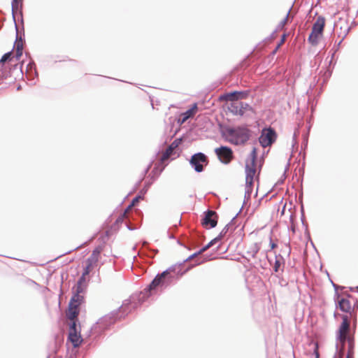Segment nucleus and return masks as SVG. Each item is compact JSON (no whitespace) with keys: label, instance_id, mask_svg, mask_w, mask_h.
I'll list each match as a JSON object with an SVG mask.
<instances>
[{"label":"nucleus","instance_id":"1","mask_svg":"<svg viewBox=\"0 0 358 358\" xmlns=\"http://www.w3.org/2000/svg\"><path fill=\"white\" fill-rule=\"evenodd\" d=\"M145 299L140 296V292L132 294L129 299L123 301L122 305L117 309L101 317L91 328V332L100 336L104 331L110 328L117 320L125 317L133 310L137 308L144 301Z\"/></svg>","mask_w":358,"mask_h":358},{"label":"nucleus","instance_id":"2","mask_svg":"<svg viewBox=\"0 0 358 358\" xmlns=\"http://www.w3.org/2000/svg\"><path fill=\"white\" fill-rule=\"evenodd\" d=\"M183 265L182 262L176 263L162 273H158L152 282L140 292V296L146 300L158 290L162 292L171 286L192 267L189 266L182 270Z\"/></svg>","mask_w":358,"mask_h":358},{"label":"nucleus","instance_id":"3","mask_svg":"<svg viewBox=\"0 0 358 358\" xmlns=\"http://www.w3.org/2000/svg\"><path fill=\"white\" fill-rule=\"evenodd\" d=\"M355 329H353L355 333ZM350 322L347 315H342V322L336 334V338L340 341L342 347L343 348L345 343H348V354H355V337L354 334H350Z\"/></svg>","mask_w":358,"mask_h":358},{"label":"nucleus","instance_id":"4","mask_svg":"<svg viewBox=\"0 0 358 358\" xmlns=\"http://www.w3.org/2000/svg\"><path fill=\"white\" fill-rule=\"evenodd\" d=\"M159 160L157 162L154 163V161H152L148 166L143 171V176L141 179L138 180V182L136 183V187H138L140 184L141 183L144 176L148 173L149 170L151 169L152 165H154V167L152 168V170L150 174V176L151 177V179L152 180L150 182H146L144 187L140 191V194H143V196L146 194L148 192L150 186L154 180H155L161 174V173L163 171L166 166L169 162V159L173 160L175 158H159Z\"/></svg>","mask_w":358,"mask_h":358},{"label":"nucleus","instance_id":"5","mask_svg":"<svg viewBox=\"0 0 358 358\" xmlns=\"http://www.w3.org/2000/svg\"><path fill=\"white\" fill-rule=\"evenodd\" d=\"M87 287L86 275L83 274L79 278L76 286L74 288L75 292L69 301L70 315L73 317L80 313V306L84 303L85 299L80 294L83 293Z\"/></svg>","mask_w":358,"mask_h":358},{"label":"nucleus","instance_id":"6","mask_svg":"<svg viewBox=\"0 0 358 358\" xmlns=\"http://www.w3.org/2000/svg\"><path fill=\"white\" fill-rule=\"evenodd\" d=\"M265 158H246L245 162V181L254 182L259 178Z\"/></svg>","mask_w":358,"mask_h":358},{"label":"nucleus","instance_id":"7","mask_svg":"<svg viewBox=\"0 0 358 358\" xmlns=\"http://www.w3.org/2000/svg\"><path fill=\"white\" fill-rule=\"evenodd\" d=\"M227 134L229 141L237 145L244 143L250 136L249 130L245 127L229 129Z\"/></svg>","mask_w":358,"mask_h":358},{"label":"nucleus","instance_id":"8","mask_svg":"<svg viewBox=\"0 0 358 358\" xmlns=\"http://www.w3.org/2000/svg\"><path fill=\"white\" fill-rule=\"evenodd\" d=\"M336 308H339L343 313H348L350 318L353 320V329H356L357 325V312L355 308L352 309L350 301L345 298L340 296L339 299H334Z\"/></svg>","mask_w":358,"mask_h":358},{"label":"nucleus","instance_id":"9","mask_svg":"<svg viewBox=\"0 0 358 358\" xmlns=\"http://www.w3.org/2000/svg\"><path fill=\"white\" fill-rule=\"evenodd\" d=\"M277 134L271 127L264 129L259 138V141L263 148L271 146L276 140Z\"/></svg>","mask_w":358,"mask_h":358},{"label":"nucleus","instance_id":"10","mask_svg":"<svg viewBox=\"0 0 358 358\" xmlns=\"http://www.w3.org/2000/svg\"><path fill=\"white\" fill-rule=\"evenodd\" d=\"M217 222L218 215L215 211L207 210L203 213L201 224L204 228L207 229H213L217 226Z\"/></svg>","mask_w":358,"mask_h":358},{"label":"nucleus","instance_id":"11","mask_svg":"<svg viewBox=\"0 0 358 358\" xmlns=\"http://www.w3.org/2000/svg\"><path fill=\"white\" fill-rule=\"evenodd\" d=\"M191 167L198 173L202 172L208 164V158H189Z\"/></svg>","mask_w":358,"mask_h":358},{"label":"nucleus","instance_id":"12","mask_svg":"<svg viewBox=\"0 0 358 358\" xmlns=\"http://www.w3.org/2000/svg\"><path fill=\"white\" fill-rule=\"evenodd\" d=\"M79 313L73 317L70 315V303H69L68 310L66 312V317L70 320L69 333L80 332V326L78 322V316Z\"/></svg>","mask_w":358,"mask_h":358},{"label":"nucleus","instance_id":"13","mask_svg":"<svg viewBox=\"0 0 358 358\" xmlns=\"http://www.w3.org/2000/svg\"><path fill=\"white\" fill-rule=\"evenodd\" d=\"M229 108L232 113L242 116L250 109V106L248 104L242 102H234L230 105Z\"/></svg>","mask_w":358,"mask_h":358},{"label":"nucleus","instance_id":"14","mask_svg":"<svg viewBox=\"0 0 358 358\" xmlns=\"http://www.w3.org/2000/svg\"><path fill=\"white\" fill-rule=\"evenodd\" d=\"M197 110H198L197 105H196V103H194L190 109H189L188 110H187L185 113H182L180 115V118L178 120V122L180 124H183L189 118L194 117V115L196 113Z\"/></svg>","mask_w":358,"mask_h":358},{"label":"nucleus","instance_id":"15","mask_svg":"<svg viewBox=\"0 0 358 358\" xmlns=\"http://www.w3.org/2000/svg\"><path fill=\"white\" fill-rule=\"evenodd\" d=\"M182 143V138H177L172 142L168 147L163 157H170L172 155L177 154L176 150Z\"/></svg>","mask_w":358,"mask_h":358},{"label":"nucleus","instance_id":"16","mask_svg":"<svg viewBox=\"0 0 358 358\" xmlns=\"http://www.w3.org/2000/svg\"><path fill=\"white\" fill-rule=\"evenodd\" d=\"M68 340L71 341L74 348H78L83 341L80 332L69 333Z\"/></svg>","mask_w":358,"mask_h":358},{"label":"nucleus","instance_id":"17","mask_svg":"<svg viewBox=\"0 0 358 358\" xmlns=\"http://www.w3.org/2000/svg\"><path fill=\"white\" fill-rule=\"evenodd\" d=\"M326 20L323 16H319L313 25L312 29L315 32L323 34Z\"/></svg>","mask_w":358,"mask_h":358},{"label":"nucleus","instance_id":"18","mask_svg":"<svg viewBox=\"0 0 358 358\" xmlns=\"http://www.w3.org/2000/svg\"><path fill=\"white\" fill-rule=\"evenodd\" d=\"M23 7V0H13L12 1V13L15 17L17 13L22 14V9Z\"/></svg>","mask_w":358,"mask_h":358},{"label":"nucleus","instance_id":"19","mask_svg":"<svg viewBox=\"0 0 358 358\" xmlns=\"http://www.w3.org/2000/svg\"><path fill=\"white\" fill-rule=\"evenodd\" d=\"M253 186L254 182H251L250 183H248L245 181V195H244V201H243V205L247 204V203L250 200L251 195L253 190Z\"/></svg>","mask_w":358,"mask_h":358},{"label":"nucleus","instance_id":"20","mask_svg":"<svg viewBox=\"0 0 358 358\" xmlns=\"http://www.w3.org/2000/svg\"><path fill=\"white\" fill-rule=\"evenodd\" d=\"M215 152L217 157H232V150L228 147L222 146L216 148Z\"/></svg>","mask_w":358,"mask_h":358},{"label":"nucleus","instance_id":"21","mask_svg":"<svg viewBox=\"0 0 358 358\" xmlns=\"http://www.w3.org/2000/svg\"><path fill=\"white\" fill-rule=\"evenodd\" d=\"M185 240L178 239L177 243L184 248L191 250V247L196 244L195 241L189 237H185Z\"/></svg>","mask_w":358,"mask_h":358},{"label":"nucleus","instance_id":"22","mask_svg":"<svg viewBox=\"0 0 358 358\" xmlns=\"http://www.w3.org/2000/svg\"><path fill=\"white\" fill-rule=\"evenodd\" d=\"M322 33L315 32V30L312 29L308 40L309 43H310L313 45H317L319 39L322 37Z\"/></svg>","mask_w":358,"mask_h":358},{"label":"nucleus","instance_id":"23","mask_svg":"<svg viewBox=\"0 0 358 358\" xmlns=\"http://www.w3.org/2000/svg\"><path fill=\"white\" fill-rule=\"evenodd\" d=\"M15 60L17 61L20 59V58L21 57V56L22 55V52H23V42L22 41L20 40V41H17L15 43Z\"/></svg>","mask_w":358,"mask_h":358},{"label":"nucleus","instance_id":"24","mask_svg":"<svg viewBox=\"0 0 358 358\" xmlns=\"http://www.w3.org/2000/svg\"><path fill=\"white\" fill-rule=\"evenodd\" d=\"M260 250V245L257 243H252L247 250L246 253L249 257L255 258Z\"/></svg>","mask_w":358,"mask_h":358},{"label":"nucleus","instance_id":"25","mask_svg":"<svg viewBox=\"0 0 358 358\" xmlns=\"http://www.w3.org/2000/svg\"><path fill=\"white\" fill-rule=\"evenodd\" d=\"M275 263L273 267V271L278 273L282 264H285L284 258L281 255H275Z\"/></svg>","mask_w":358,"mask_h":358},{"label":"nucleus","instance_id":"26","mask_svg":"<svg viewBox=\"0 0 358 358\" xmlns=\"http://www.w3.org/2000/svg\"><path fill=\"white\" fill-rule=\"evenodd\" d=\"M14 59H15L14 53L13 52H8L2 56L0 59V64L3 66L6 62H12Z\"/></svg>","mask_w":358,"mask_h":358},{"label":"nucleus","instance_id":"27","mask_svg":"<svg viewBox=\"0 0 358 358\" xmlns=\"http://www.w3.org/2000/svg\"><path fill=\"white\" fill-rule=\"evenodd\" d=\"M236 217H234L229 223H228L225 227L222 229V230L220 231V233L218 234V236L216 238V239L220 241H221L228 233L229 231V227L233 223L234 220H235Z\"/></svg>","mask_w":358,"mask_h":358},{"label":"nucleus","instance_id":"28","mask_svg":"<svg viewBox=\"0 0 358 358\" xmlns=\"http://www.w3.org/2000/svg\"><path fill=\"white\" fill-rule=\"evenodd\" d=\"M101 253V250L99 248H96L92 251V255L90 257L87 258V261L95 264L98 262L99 254Z\"/></svg>","mask_w":358,"mask_h":358},{"label":"nucleus","instance_id":"29","mask_svg":"<svg viewBox=\"0 0 358 358\" xmlns=\"http://www.w3.org/2000/svg\"><path fill=\"white\" fill-rule=\"evenodd\" d=\"M226 99L229 101H237L242 97V93L238 92H234L226 95Z\"/></svg>","mask_w":358,"mask_h":358},{"label":"nucleus","instance_id":"30","mask_svg":"<svg viewBox=\"0 0 358 358\" xmlns=\"http://www.w3.org/2000/svg\"><path fill=\"white\" fill-rule=\"evenodd\" d=\"M143 199L144 196L143 194H140L137 195L132 199L131 203L127 206V209L129 210L133 206H136L139 202L140 200H143Z\"/></svg>","mask_w":358,"mask_h":358},{"label":"nucleus","instance_id":"31","mask_svg":"<svg viewBox=\"0 0 358 358\" xmlns=\"http://www.w3.org/2000/svg\"><path fill=\"white\" fill-rule=\"evenodd\" d=\"M292 158H289V160L286 164V166L285 168V171H284V173H283V175L278 180L277 184H282L284 182V180H285L286 178V172L289 170V166H290V164H291V160H292Z\"/></svg>","mask_w":358,"mask_h":358},{"label":"nucleus","instance_id":"32","mask_svg":"<svg viewBox=\"0 0 358 358\" xmlns=\"http://www.w3.org/2000/svg\"><path fill=\"white\" fill-rule=\"evenodd\" d=\"M129 210H127V208L125 209V210L118 216V217L115 220V223L116 224H120V223H122L124 220V219H127L128 218V216H129V213H128Z\"/></svg>","mask_w":358,"mask_h":358},{"label":"nucleus","instance_id":"33","mask_svg":"<svg viewBox=\"0 0 358 358\" xmlns=\"http://www.w3.org/2000/svg\"><path fill=\"white\" fill-rule=\"evenodd\" d=\"M217 242L218 241L216 239V238H214L208 244L202 247L199 250L201 252V253H203L213 246L215 244H216Z\"/></svg>","mask_w":358,"mask_h":358},{"label":"nucleus","instance_id":"34","mask_svg":"<svg viewBox=\"0 0 358 358\" xmlns=\"http://www.w3.org/2000/svg\"><path fill=\"white\" fill-rule=\"evenodd\" d=\"M178 229V226L177 224H174L173 227H170L168 231H167V234H168V236L170 239H175L176 237L173 234L174 232H176V231Z\"/></svg>","mask_w":358,"mask_h":358},{"label":"nucleus","instance_id":"35","mask_svg":"<svg viewBox=\"0 0 358 358\" xmlns=\"http://www.w3.org/2000/svg\"><path fill=\"white\" fill-rule=\"evenodd\" d=\"M92 265H93V263L87 262L86 260V266L84 268L82 274L83 275H86V276L90 274V271H91V268H92Z\"/></svg>","mask_w":358,"mask_h":358},{"label":"nucleus","instance_id":"36","mask_svg":"<svg viewBox=\"0 0 358 358\" xmlns=\"http://www.w3.org/2000/svg\"><path fill=\"white\" fill-rule=\"evenodd\" d=\"M286 37H287V35L285 34H284L282 36L280 42L278 43L275 49L273 50V54H275L278 50V49L285 43V41L286 40Z\"/></svg>","mask_w":358,"mask_h":358},{"label":"nucleus","instance_id":"37","mask_svg":"<svg viewBox=\"0 0 358 358\" xmlns=\"http://www.w3.org/2000/svg\"><path fill=\"white\" fill-rule=\"evenodd\" d=\"M332 284H333L334 288L335 289L334 299H339L340 296H341V294L338 293V290L339 289H343L344 287H341V286H339V285H338L336 284H334V282H332Z\"/></svg>","mask_w":358,"mask_h":358},{"label":"nucleus","instance_id":"38","mask_svg":"<svg viewBox=\"0 0 358 358\" xmlns=\"http://www.w3.org/2000/svg\"><path fill=\"white\" fill-rule=\"evenodd\" d=\"M301 220L302 224L303 226H305L306 228H307L308 225L305 222L304 209H303V204H301Z\"/></svg>","mask_w":358,"mask_h":358},{"label":"nucleus","instance_id":"39","mask_svg":"<svg viewBox=\"0 0 358 358\" xmlns=\"http://www.w3.org/2000/svg\"><path fill=\"white\" fill-rule=\"evenodd\" d=\"M200 254H202V253H201V252L200 250H199V251H197V252H196L193 253L192 255H189L187 259H185L182 262V263L184 264L185 262H188V261H189V260L192 259L193 258H194V257H197V256H198L199 255H200Z\"/></svg>","mask_w":358,"mask_h":358},{"label":"nucleus","instance_id":"40","mask_svg":"<svg viewBox=\"0 0 358 358\" xmlns=\"http://www.w3.org/2000/svg\"><path fill=\"white\" fill-rule=\"evenodd\" d=\"M232 159L233 158H218L220 162H222V164H229Z\"/></svg>","mask_w":358,"mask_h":358},{"label":"nucleus","instance_id":"41","mask_svg":"<svg viewBox=\"0 0 358 358\" xmlns=\"http://www.w3.org/2000/svg\"><path fill=\"white\" fill-rule=\"evenodd\" d=\"M304 165H305V158H302V166L299 168V173L303 174L304 173Z\"/></svg>","mask_w":358,"mask_h":358},{"label":"nucleus","instance_id":"42","mask_svg":"<svg viewBox=\"0 0 358 358\" xmlns=\"http://www.w3.org/2000/svg\"><path fill=\"white\" fill-rule=\"evenodd\" d=\"M269 241H269V245H270V248H271V250H273L275 248H277V244L273 242L271 236L269 238Z\"/></svg>","mask_w":358,"mask_h":358},{"label":"nucleus","instance_id":"43","mask_svg":"<svg viewBox=\"0 0 358 358\" xmlns=\"http://www.w3.org/2000/svg\"><path fill=\"white\" fill-rule=\"evenodd\" d=\"M282 251L284 252V253H286L287 255V256H289L291 253V248L289 246V244H287L285 245V250Z\"/></svg>","mask_w":358,"mask_h":358},{"label":"nucleus","instance_id":"44","mask_svg":"<svg viewBox=\"0 0 358 358\" xmlns=\"http://www.w3.org/2000/svg\"><path fill=\"white\" fill-rule=\"evenodd\" d=\"M289 12H288L285 16V17L280 22V27L282 28L286 24H287V20H288V16H289Z\"/></svg>","mask_w":358,"mask_h":358},{"label":"nucleus","instance_id":"45","mask_svg":"<svg viewBox=\"0 0 358 358\" xmlns=\"http://www.w3.org/2000/svg\"><path fill=\"white\" fill-rule=\"evenodd\" d=\"M192 157H206L204 154L203 153H196V154H194L193 155Z\"/></svg>","mask_w":358,"mask_h":358},{"label":"nucleus","instance_id":"46","mask_svg":"<svg viewBox=\"0 0 358 358\" xmlns=\"http://www.w3.org/2000/svg\"><path fill=\"white\" fill-rule=\"evenodd\" d=\"M350 290L351 292H358V286H357V287H350Z\"/></svg>","mask_w":358,"mask_h":358},{"label":"nucleus","instance_id":"47","mask_svg":"<svg viewBox=\"0 0 358 358\" xmlns=\"http://www.w3.org/2000/svg\"><path fill=\"white\" fill-rule=\"evenodd\" d=\"M127 227L130 231L134 230L136 229V227H133L131 224H127Z\"/></svg>","mask_w":358,"mask_h":358},{"label":"nucleus","instance_id":"48","mask_svg":"<svg viewBox=\"0 0 358 358\" xmlns=\"http://www.w3.org/2000/svg\"><path fill=\"white\" fill-rule=\"evenodd\" d=\"M257 155V152H256V149L255 148H253L252 151V157H256V155Z\"/></svg>","mask_w":358,"mask_h":358},{"label":"nucleus","instance_id":"49","mask_svg":"<svg viewBox=\"0 0 358 358\" xmlns=\"http://www.w3.org/2000/svg\"><path fill=\"white\" fill-rule=\"evenodd\" d=\"M135 211H136V214H138L139 215H142V212L140 210L136 209Z\"/></svg>","mask_w":358,"mask_h":358},{"label":"nucleus","instance_id":"50","mask_svg":"<svg viewBox=\"0 0 358 358\" xmlns=\"http://www.w3.org/2000/svg\"><path fill=\"white\" fill-rule=\"evenodd\" d=\"M346 358H354V355L347 353Z\"/></svg>","mask_w":358,"mask_h":358},{"label":"nucleus","instance_id":"51","mask_svg":"<svg viewBox=\"0 0 358 358\" xmlns=\"http://www.w3.org/2000/svg\"><path fill=\"white\" fill-rule=\"evenodd\" d=\"M287 285V283L285 281H281L280 282V285L281 286H285Z\"/></svg>","mask_w":358,"mask_h":358},{"label":"nucleus","instance_id":"52","mask_svg":"<svg viewBox=\"0 0 358 358\" xmlns=\"http://www.w3.org/2000/svg\"><path fill=\"white\" fill-rule=\"evenodd\" d=\"M344 294L347 296V297H351V295L348 293H344Z\"/></svg>","mask_w":358,"mask_h":358},{"label":"nucleus","instance_id":"53","mask_svg":"<svg viewBox=\"0 0 358 358\" xmlns=\"http://www.w3.org/2000/svg\"><path fill=\"white\" fill-rule=\"evenodd\" d=\"M358 307V302H356V303L354 305V307L353 308H357Z\"/></svg>","mask_w":358,"mask_h":358},{"label":"nucleus","instance_id":"54","mask_svg":"<svg viewBox=\"0 0 358 358\" xmlns=\"http://www.w3.org/2000/svg\"><path fill=\"white\" fill-rule=\"evenodd\" d=\"M300 164H301V159H299L297 166H299L300 165Z\"/></svg>","mask_w":358,"mask_h":358},{"label":"nucleus","instance_id":"55","mask_svg":"<svg viewBox=\"0 0 358 358\" xmlns=\"http://www.w3.org/2000/svg\"><path fill=\"white\" fill-rule=\"evenodd\" d=\"M79 248H80V246H77L76 248H75L74 249H73L72 250H76L77 249H78Z\"/></svg>","mask_w":358,"mask_h":358},{"label":"nucleus","instance_id":"56","mask_svg":"<svg viewBox=\"0 0 358 358\" xmlns=\"http://www.w3.org/2000/svg\"><path fill=\"white\" fill-rule=\"evenodd\" d=\"M48 358H49V357H48Z\"/></svg>","mask_w":358,"mask_h":358}]
</instances>
